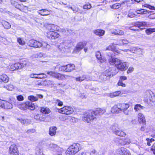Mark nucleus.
I'll use <instances>...</instances> for the list:
<instances>
[{"instance_id":"nucleus-24","label":"nucleus","mask_w":155,"mask_h":155,"mask_svg":"<svg viewBox=\"0 0 155 155\" xmlns=\"http://www.w3.org/2000/svg\"><path fill=\"white\" fill-rule=\"evenodd\" d=\"M125 92L126 91L124 90L121 91H117L109 94H108V96L111 98H113L118 96L121 93L123 94L124 93H125Z\"/></svg>"},{"instance_id":"nucleus-31","label":"nucleus","mask_w":155,"mask_h":155,"mask_svg":"<svg viewBox=\"0 0 155 155\" xmlns=\"http://www.w3.org/2000/svg\"><path fill=\"white\" fill-rule=\"evenodd\" d=\"M45 54L41 52L33 54L31 56L32 58H40L41 57L45 58Z\"/></svg>"},{"instance_id":"nucleus-11","label":"nucleus","mask_w":155,"mask_h":155,"mask_svg":"<svg viewBox=\"0 0 155 155\" xmlns=\"http://www.w3.org/2000/svg\"><path fill=\"white\" fill-rule=\"evenodd\" d=\"M87 41H83L78 43L74 50V52L77 53L81 50L86 45Z\"/></svg>"},{"instance_id":"nucleus-32","label":"nucleus","mask_w":155,"mask_h":155,"mask_svg":"<svg viewBox=\"0 0 155 155\" xmlns=\"http://www.w3.org/2000/svg\"><path fill=\"white\" fill-rule=\"evenodd\" d=\"M94 33L96 35L101 36L104 35L105 31L103 30L97 29L94 30Z\"/></svg>"},{"instance_id":"nucleus-3","label":"nucleus","mask_w":155,"mask_h":155,"mask_svg":"<svg viewBox=\"0 0 155 155\" xmlns=\"http://www.w3.org/2000/svg\"><path fill=\"white\" fill-rule=\"evenodd\" d=\"M81 149L79 143H74L70 145L66 151V155H75Z\"/></svg>"},{"instance_id":"nucleus-4","label":"nucleus","mask_w":155,"mask_h":155,"mask_svg":"<svg viewBox=\"0 0 155 155\" xmlns=\"http://www.w3.org/2000/svg\"><path fill=\"white\" fill-rule=\"evenodd\" d=\"M113 73L112 70L110 68V70H106L99 76V73H97L94 75V77L96 79H101L103 81H105L108 79L110 77L113 76Z\"/></svg>"},{"instance_id":"nucleus-47","label":"nucleus","mask_w":155,"mask_h":155,"mask_svg":"<svg viewBox=\"0 0 155 155\" xmlns=\"http://www.w3.org/2000/svg\"><path fill=\"white\" fill-rule=\"evenodd\" d=\"M2 24L3 26L5 28H9L11 27L10 24L7 21H4L3 22Z\"/></svg>"},{"instance_id":"nucleus-14","label":"nucleus","mask_w":155,"mask_h":155,"mask_svg":"<svg viewBox=\"0 0 155 155\" xmlns=\"http://www.w3.org/2000/svg\"><path fill=\"white\" fill-rule=\"evenodd\" d=\"M119 107L121 109V112L123 111L124 114L126 115L128 114V111L127 110L130 107V104L129 103H121L118 104Z\"/></svg>"},{"instance_id":"nucleus-36","label":"nucleus","mask_w":155,"mask_h":155,"mask_svg":"<svg viewBox=\"0 0 155 155\" xmlns=\"http://www.w3.org/2000/svg\"><path fill=\"white\" fill-rule=\"evenodd\" d=\"M17 120L22 124H30L31 122L30 120L28 119L18 118L17 119Z\"/></svg>"},{"instance_id":"nucleus-5","label":"nucleus","mask_w":155,"mask_h":155,"mask_svg":"<svg viewBox=\"0 0 155 155\" xmlns=\"http://www.w3.org/2000/svg\"><path fill=\"white\" fill-rule=\"evenodd\" d=\"M94 115V114L92 111H89L83 115V120L84 122L90 123L96 118Z\"/></svg>"},{"instance_id":"nucleus-62","label":"nucleus","mask_w":155,"mask_h":155,"mask_svg":"<svg viewBox=\"0 0 155 155\" xmlns=\"http://www.w3.org/2000/svg\"><path fill=\"white\" fill-rule=\"evenodd\" d=\"M117 84L118 86H120L123 87H124L126 86V84L123 83L122 81H119Z\"/></svg>"},{"instance_id":"nucleus-54","label":"nucleus","mask_w":155,"mask_h":155,"mask_svg":"<svg viewBox=\"0 0 155 155\" xmlns=\"http://www.w3.org/2000/svg\"><path fill=\"white\" fill-rule=\"evenodd\" d=\"M59 70L60 71H64L66 72H67V68L66 65L60 67L59 68Z\"/></svg>"},{"instance_id":"nucleus-23","label":"nucleus","mask_w":155,"mask_h":155,"mask_svg":"<svg viewBox=\"0 0 155 155\" xmlns=\"http://www.w3.org/2000/svg\"><path fill=\"white\" fill-rule=\"evenodd\" d=\"M138 120L140 124L145 123L146 120L143 114L141 113H139L137 116Z\"/></svg>"},{"instance_id":"nucleus-26","label":"nucleus","mask_w":155,"mask_h":155,"mask_svg":"<svg viewBox=\"0 0 155 155\" xmlns=\"http://www.w3.org/2000/svg\"><path fill=\"white\" fill-rule=\"evenodd\" d=\"M50 146L56 148V149L57 152V155H62V153L64 151V150L62 148L58 147L56 145L54 144L53 143L50 144Z\"/></svg>"},{"instance_id":"nucleus-63","label":"nucleus","mask_w":155,"mask_h":155,"mask_svg":"<svg viewBox=\"0 0 155 155\" xmlns=\"http://www.w3.org/2000/svg\"><path fill=\"white\" fill-rule=\"evenodd\" d=\"M56 104H57L59 106H62L63 105V103L59 100H57L56 102Z\"/></svg>"},{"instance_id":"nucleus-37","label":"nucleus","mask_w":155,"mask_h":155,"mask_svg":"<svg viewBox=\"0 0 155 155\" xmlns=\"http://www.w3.org/2000/svg\"><path fill=\"white\" fill-rule=\"evenodd\" d=\"M18 107L21 110H26L28 109L27 101L25 103L19 104L18 106Z\"/></svg>"},{"instance_id":"nucleus-1","label":"nucleus","mask_w":155,"mask_h":155,"mask_svg":"<svg viewBox=\"0 0 155 155\" xmlns=\"http://www.w3.org/2000/svg\"><path fill=\"white\" fill-rule=\"evenodd\" d=\"M109 62L111 65H115L118 69L121 71H125L128 68L127 63L123 62L122 61L117 58H111L109 59Z\"/></svg>"},{"instance_id":"nucleus-41","label":"nucleus","mask_w":155,"mask_h":155,"mask_svg":"<svg viewBox=\"0 0 155 155\" xmlns=\"http://www.w3.org/2000/svg\"><path fill=\"white\" fill-rule=\"evenodd\" d=\"M154 32H155V28H149L147 29L145 31L146 33L148 35H150Z\"/></svg>"},{"instance_id":"nucleus-17","label":"nucleus","mask_w":155,"mask_h":155,"mask_svg":"<svg viewBox=\"0 0 155 155\" xmlns=\"http://www.w3.org/2000/svg\"><path fill=\"white\" fill-rule=\"evenodd\" d=\"M47 36L50 39H55L58 38L60 35L58 33L55 31H50L47 32Z\"/></svg>"},{"instance_id":"nucleus-50","label":"nucleus","mask_w":155,"mask_h":155,"mask_svg":"<svg viewBox=\"0 0 155 155\" xmlns=\"http://www.w3.org/2000/svg\"><path fill=\"white\" fill-rule=\"evenodd\" d=\"M91 8V4L89 3H87L83 6V8L84 9H87V10L90 9Z\"/></svg>"},{"instance_id":"nucleus-45","label":"nucleus","mask_w":155,"mask_h":155,"mask_svg":"<svg viewBox=\"0 0 155 155\" xmlns=\"http://www.w3.org/2000/svg\"><path fill=\"white\" fill-rule=\"evenodd\" d=\"M120 6V4L119 3H116L112 5H110L111 8L114 9H118Z\"/></svg>"},{"instance_id":"nucleus-6","label":"nucleus","mask_w":155,"mask_h":155,"mask_svg":"<svg viewBox=\"0 0 155 155\" xmlns=\"http://www.w3.org/2000/svg\"><path fill=\"white\" fill-rule=\"evenodd\" d=\"M113 133L119 136L124 137L126 136V133L121 130H120L119 126L117 124H114L111 127Z\"/></svg>"},{"instance_id":"nucleus-57","label":"nucleus","mask_w":155,"mask_h":155,"mask_svg":"<svg viewBox=\"0 0 155 155\" xmlns=\"http://www.w3.org/2000/svg\"><path fill=\"white\" fill-rule=\"evenodd\" d=\"M17 100L20 101H23L24 100V97L21 95H18L17 96Z\"/></svg>"},{"instance_id":"nucleus-64","label":"nucleus","mask_w":155,"mask_h":155,"mask_svg":"<svg viewBox=\"0 0 155 155\" xmlns=\"http://www.w3.org/2000/svg\"><path fill=\"white\" fill-rule=\"evenodd\" d=\"M150 150L152 151L153 154L155 155V143L154 144Z\"/></svg>"},{"instance_id":"nucleus-19","label":"nucleus","mask_w":155,"mask_h":155,"mask_svg":"<svg viewBox=\"0 0 155 155\" xmlns=\"http://www.w3.org/2000/svg\"><path fill=\"white\" fill-rule=\"evenodd\" d=\"M132 25L133 26L138 27L139 28L141 27H148L150 26L148 22L146 21H137L133 23Z\"/></svg>"},{"instance_id":"nucleus-2","label":"nucleus","mask_w":155,"mask_h":155,"mask_svg":"<svg viewBox=\"0 0 155 155\" xmlns=\"http://www.w3.org/2000/svg\"><path fill=\"white\" fill-rule=\"evenodd\" d=\"M129 41L126 39H121L118 40L116 44H112L107 47L106 50H110L113 51L114 52L118 53H120V50L117 48H116L115 45H122L125 44H127L128 43Z\"/></svg>"},{"instance_id":"nucleus-42","label":"nucleus","mask_w":155,"mask_h":155,"mask_svg":"<svg viewBox=\"0 0 155 155\" xmlns=\"http://www.w3.org/2000/svg\"><path fill=\"white\" fill-rule=\"evenodd\" d=\"M144 107L141 106L140 104H137L134 106V109L136 111H137L140 110L141 109H143Z\"/></svg>"},{"instance_id":"nucleus-39","label":"nucleus","mask_w":155,"mask_h":155,"mask_svg":"<svg viewBox=\"0 0 155 155\" xmlns=\"http://www.w3.org/2000/svg\"><path fill=\"white\" fill-rule=\"evenodd\" d=\"M17 42L21 45H24L25 44V42L24 39L20 37H17Z\"/></svg>"},{"instance_id":"nucleus-21","label":"nucleus","mask_w":155,"mask_h":155,"mask_svg":"<svg viewBox=\"0 0 155 155\" xmlns=\"http://www.w3.org/2000/svg\"><path fill=\"white\" fill-rule=\"evenodd\" d=\"M92 111L95 116H99L103 115L106 112V110L104 108H98Z\"/></svg>"},{"instance_id":"nucleus-8","label":"nucleus","mask_w":155,"mask_h":155,"mask_svg":"<svg viewBox=\"0 0 155 155\" xmlns=\"http://www.w3.org/2000/svg\"><path fill=\"white\" fill-rule=\"evenodd\" d=\"M73 108L68 106H65L58 109V112L60 113L67 115L72 114L74 112Z\"/></svg>"},{"instance_id":"nucleus-18","label":"nucleus","mask_w":155,"mask_h":155,"mask_svg":"<svg viewBox=\"0 0 155 155\" xmlns=\"http://www.w3.org/2000/svg\"><path fill=\"white\" fill-rule=\"evenodd\" d=\"M117 153L119 155H131L130 152L126 148L121 147L117 150Z\"/></svg>"},{"instance_id":"nucleus-53","label":"nucleus","mask_w":155,"mask_h":155,"mask_svg":"<svg viewBox=\"0 0 155 155\" xmlns=\"http://www.w3.org/2000/svg\"><path fill=\"white\" fill-rule=\"evenodd\" d=\"M146 140L147 142V145L149 146H150L151 145L150 143H151L152 142L154 141V140L152 138L150 139L149 138H147L146 139Z\"/></svg>"},{"instance_id":"nucleus-27","label":"nucleus","mask_w":155,"mask_h":155,"mask_svg":"<svg viewBox=\"0 0 155 155\" xmlns=\"http://www.w3.org/2000/svg\"><path fill=\"white\" fill-rule=\"evenodd\" d=\"M40 111L41 113L44 114H48L51 112L50 109L47 107H41Z\"/></svg>"},{"instance_id":"nucleus-33","label":"nucleus","mask_w":155,"mask_h":155,"mask_svg":"<svg viewBox=\"0 0 155 155\" xmlns=\"http://www.w3.org/2000/svg\"><path fill=\"white\" fill-rule=\"evenodd\" d=\"M67 72H71L74 70L75 68V65L73 64H68L66 65Z\"/></svg>"},{"instance_id":"nucleus-60","label":"nucleus","mask_w":155,"mask_h":155,"mask_svg":"<svg viewBox=\"0 0 155 155\" xmlns=\"http://www.w3.org/2000/svg\"><path fill=\"white\" fill-rule=\"evenodd\" d=\"M142 125L141 126L140 129V130L143 131L145 130V128L146 127V122L145 123H142Z\"/></svg>"},{"instance_id":"nucleus-29","label":"nucleus","mask_w":155,"mask_h":155,"mask_svg":"<svg viewBox=\"0 0 155 155\" xmlns=\"http://www.w3.org/2000/svg\"><path fill=\"white\" fill-rule=\"evenodd\" d=\"M38 13L41 15L44 16L48 15L50 14V12L46 9H42L38 11Z\"/></svg>"},{"instance_id":"nucleus-20","label":"nucleus","mask_w":155,"mask_h":155,"mask_svg":"<svg viewBox=\"0 0 155 155\" xmlns=\"http://www.w3.org/2000/svg\"><path fill=\"white\" fill-rule=\"evenodd\" d=\"M109 31L110 34L115 35H123L124 33L123 30H117L114 29H110Z\"/></svg>"},{"instance_id":"nucleus-30","label":"nucleus","mask_w":155,"mask_h":155,"mask_svg":"<svg viewBox=\"0 0 155 155\" xmlns=\"http://www.w3.org/2000/svg\"><path fill=\"white\" fill-rule=\"evenodd\" d=\"M36 107V106L35 104L31 102L27 101L28 109L33 110L35 109Z\"/></svg>"},{"instance_id":"nucleus-25","label":"nucleus","mask_w":155,"mask_h":155,"mask_svg":"<svg viewBox=\"0 0 155 155\" xmlns=\"http://www.w3.org/2000/svg\"><path fill=\"white\" fill-rule=\"evenodd\" d=\"M96 56L101 63L104 62L106 61V59L102 57L101 53L99 51H98L96 52Z\"/></svg>"},{"instance_id":"nucleus-51","label":"nucleus","mask_w":155,"mask_h":155,"mask_svg":"<svg viewBox=\"0 0 155 155\" xmlns=\"http://www.w3.org/2000/svg\"><path fill=\"white\" fill-rule=\"evenodd\" d=\"M143 6L144 7H146L149 8L151 10H155V8L154 6L150 5L148 4H144Z\"/></svg>"},{"instance_id":"nucleus-34","label":"nucleus","mask_w":155,"mask_h":155,"mask_svg":"<svg viewBox=\"0 0 155 155\" xmlns=\"http://www.w3.org/2000/svg\"><path fill=\"white\" fill-rule=\"evenodd\" d=\"M3 87L7 90L10 91H12L15 89L14 86L12 84L5 85L3 86Z\"/></svg>"},{"instance_id":"nucleus-52","label":"nucleus","mask_w":155,"mask_h":155,"mask_svg":"<svg viewBox=\"0 0 155 155\" xmlns=\"http://www.w3.org/2000/svg\"><path fill=\"white\" fill-rule=\"evenodd\" d=\"M60 32H61L63 34L65 35H68V33L69 31L64 29H61V31Z\"/></svg>"},{"instance_id":"nucleus-12","label":"nucleus","mask_w":155,"mask_h":155,"mask_svg":"<svg viewBox=\"0 0 155 155\" xmlns=\"http://www.w3.org/2000/svg\"><path fill=\"white\" fill-rule=\"evenodd\" d=\"M9 155H18V150L15 145L13 144L10 146L8 149Z\"/></svg>"},{"instance_id":"nucleus-49","label":"nucleus","mask_w":155,"mask_h":155,"mask_svg":"<svg viewBox=\"0 0 155 155\" xmlns=\"http://www.w3.org/2000/svg\"><path fill=\"white\" fill-rule=\"evenodd\" d=\"M116 143L121 145H125L124 143V140L122 139H119L118 140Z\"/></svg>"},{"instance_id":"nucleus-7","label":"nucleus","mask_w":155,"mask_h":155,"mask_svg":"<svg viewBox=\"0 0 155 155\" xmlns=\"http://www.w3.org/2000/svg\"><path fill=\"white\" fill-rule=\"evenodd\" d=\"M27 65L26 62L23 63H17L14 64H12L9 66L8 68L11 71H13L16 69H21Z\"/></svg>"},{"instance_id":"nucleus-15","label":"nucleus","mask_w":155,"mask_h":155,"mask_svg":"<svg viewBox=\"0 0 155 155\" xmlns=\"http://www.w3.org/2000/svg\"><path fill=\"white\" fill-rule=\"evenodd\" d=\"M0 107L6 109L12 108V104L9 102L4 101L0 99Z\"/></svg>"},{"instance_id":"nucleus-44","label":"nucleus","mask_w":155,"mask_h":155,"mask_svg":"<svg viewBox=\"0 0 155 155\" xmlns=\"http://www.w3.org/2000/svg\"><path fill=\"white\" fill-rule=\"evenodd\" d=\"M86 78V76L84 75L75 78V79L76 81H84Z\"/></svg>"},{"instance_id":"nucleus-46","label":"nucleus","mask_w":155,"mask_h":155,"mask_svg":"<svg viewBox=\"0 0 155 155\" xmlns=\"http://www.w3.org/2000/svg\"><path fill=\"white\" fill-rule=\"evenodd\" d=\"M136 49L137 48L133 47L130 48V49L124 50V51L126 52H127L128 51H130L132 53H136Z\"/></svg>"},{"instance_id":"nucleus-58","label":"nucleus","mask_w":155,"mask_h":155,"mask_svg":"<svg viewBox=\"0 0 155 155\" xmlns=\"http://www.w3.org/2000/svg\"><path fill=\"white\" fill-rule=\"evenodd\" d=\"M44 83L45 84L48 85H50L53 84V82L49 80L46 81H44Z\"/></svg>"},{"instance_id":"nucleus-9","label":"nucleus","mask_w":155,"mask_h":155,"mask_svg":"<svg viewBox=\"0 0 155 155\" xmlns=\"http://www.w3.org/2000/svg\"><path fill=\"white\" fill-rule=\"evenodd\" d=\"M47 74L59 80H63L64 78H68L69 76L67 75L61 74H60L53 71L47 72Z\"/></svg>"},{"instance_id":"nucleus-13","label":"nucleus","mask_w":155,"mask_h":155,"mask_svg":"<svg viewBox=\"0 0 155 155\" xmlns=\"http://www.w3.org/2000/svg\"><path fill=\"white\" fill-rule=\"evenodd\" d=\"M41 42H40L34 40H30L28 43V45L30 47L35 48H40L41 47Z\"/></svg>"},{"instance_id":"nucleus-35","label":"nucleus","mask_w":155,"mask_h":155,"mask_svg":"<svg viewBox=\"0 0 155 155\" xmlns=\"http://www.w3.org/2000/svg\"><path fill=\"white\" fill-rule=\"evenodd\" d=\"M1 82L7 83L9 81V78L6 74H3L1 75Z\"/></svg>"},{"instance_id":"nucleus-40","label":"nucleus","mask_w":155,"mask_h":155,"mask_svg":"<svg viewBox=\"0 0 155 155\" xmlns=\"http://www.w3.org/2000/svg\"><path fill=\"white\" fill-rule=\"evenodd\" d=\"M41 47H42L43 48L47 49H49L50 48V45H48L46 42L44 41H41Z\"/></svg>"},{"instance_id":"nucleus-55","label":"nucleus","mask_w":155,"mask_h":155,"mask_svg":"<svg viewBox=\"0 0 155 155\" xmlns=\"http://www.w3.org/2000/svg\"><path fill=\"white\" fill-rule=\"evenodd\" d=\"M143 49L139 48H137L136 53L138 54H141L143 53Z\"/></svg>"},{"instance_id":"nucleus-48","label":"nucleus","mask_w":155,"mask_h":155,"mask_svg":"<svg viewBox=\"0 0 155 155\" xmlns=\"http://www.w3.org/2000/svg\"><path fill=\"white\" fill-rule=\"evenodd\" d=\"M16 101V100L15 97H10L9 102L12 104H14L15 105H16L15 103Z\"/></svg>"},{"instance_id":"nucleus-38","label":"nucleus","mask_w":155,"mask_h":155,"mask_svg":"<svg viewBox=\"0 0 155 155\" xmlns=\"http://www.w3.org/2000/svg\"><path fill=\"white\" fill-rule=\"evenodd\" d=\"M136 13L137 14H146L147 13L150 14L151 12L150 11H147L144 9H141L139 10H137L136 11Z\"/></svg>"},{"instance_id":"nucleus-56","label":"nucleus","mask_w":155,"mask_h":155,"mask_svg":"<svg viewBox=\"0 0 155 155\" xmlns=\"http://www.w3.org/2000/svg\"><path fill=\"white\" fill-rule=\"evenodd\" d=\"M124 140L125 145L129 144L130 143V140L128 138L126 137Z\"/></svg>"},{"instance_id":"nucleus-43","label":"nucleus","mask_w":155,"mask_h":155,"mask_svg":"<svg viewBox=\"0 0 155 155\" xmlns=\"http://www.w3.org/2000/svg\"><path fill=\"white\" fill-rule=\"evenodd\" d=\"M28 100L32 102L36 101L38 100V97H37L33 95L28 96Z\"/></svg>"},{"instance_id":"nucleus-10","label":"nucleus","mask_w":155,"mask_h":155,"mask_svg":"<svg viewBox=\"0 0 155 155\" xmlns=\"http://www.w3.org/2000/svg\"><path fill=\"white\" fill-rule=\"evenodd\" d=\"M146 99H145V101H146L148 104H151V102H155V96L152 92H146Z\"/></svg>"},{"instance_id":"nucleus-16","label":"nucleus","mask_w":155,"mask_h":155,"mask_svg":"<svg viewBox=\"0 0 155 155\" xmlns=\"http://www.w3.org/2000/svg\"><path fill=\"white\" fill-rule=\"evenodd\" d=\"M46 28L49 31H61V28L59 26L52 24H48L46 27Z\"/></svg>"},{"instance_id":"nucleus-61","label":"nucleus","mask_w":155,"mask_h":155,"mask_svg":"<svg viewBox=\"0 0 155 155\" xmlns=\"http://www.w3.org/2000/svg\"><path fill=\"white\" fill-rule=\"evenodd\" d=\"M148 17L151 19H155V13H150L148 16Z\"/></svg>"},{"instance_id":"nucleus-28","label":"nucleus","mask_w":155,"mask_h":155,"mask_svg":"<svg viewBox=\"0 0 155 155\" xmlns=\"http://www.w3.org/2000/svg\"><path fill=\"white\" fill-rule=\"evenodd\" d=\"M57 127H55L52 126L49 129V134L51 136L55 135L56 133Z\"/></svg>"},{"instance_id":"nucleus-59","label":"nucleus","mask_w":155,"mask_h":155,"mask_svg":"<svg viewBox=\"0 0 155 155\" xmlns=\"http://www.w3.org/2000/svg\"><path fill=\"white\" fill-rule=\"evenodd\" d=\"M78 97L81 99H85L87 97L86 95L84 93H80Z\"/></svg>"},{"instance_id":"nucleus-22","label":"nucleus","mask_w":155,"mask_h":155,"mask_svg":"<svg viewBox=\"0 0 155 155\" xmlns=\"http://www.w3.org/2000/svg\"><path fill=\"white\" fill-rule=\"evenodd\" d=\"M111 112L114 114H117L122 112L121 109L119 107L118 104L113 106L111 108Z\"/></svg>"}]
</instances>
